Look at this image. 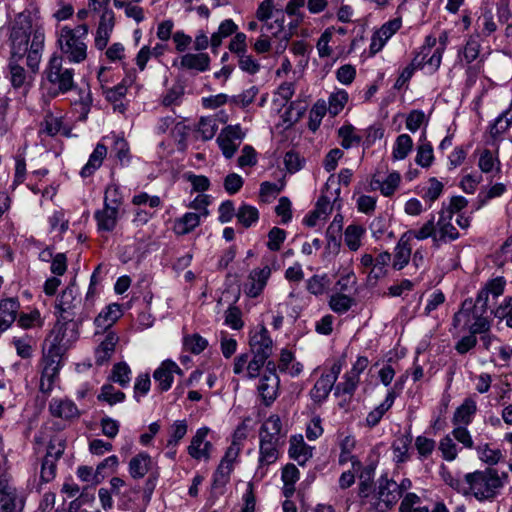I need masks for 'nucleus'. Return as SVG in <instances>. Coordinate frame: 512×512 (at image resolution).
<instances>
[{
	"instance_id": "51",
	"label": "nucleus",
	"mask_w": 512,
	"mask_h": 512,
	"mask_svg": "<svg viewBox=\"0 0 512 512\" xmlns=\"http://www.w3.org/2000/svg\"><path fill=\"white\" fill-rule=\"evenodd\" d=\"M236 217L241 225L248 228L258 221L259 212L256 207L244 204L239 207Z\"/></svg>"
},
{
	"instance_id": "44",
	"label": "nucleus",
	"mask_w": 512,
	"mask_h": 512,
	"mask_svg": "<svg viewBox=\"0 0 512 512\" xmlns=\"http://www.w3.org/2000/svg\"><path fill=\"white\" fill-rule=\"evenodd\" d=\"M349 95L344 89H337L332 92L328 98V113L331 116H337L348 103Z\"/></svg>"
},
{
	"instance_id": "50",
	"label": "nucleus",
	"mask_w": 512,
	"mask_h": 512,
	"mask_svg": "<svg viewBox=\"0 0 512 512\" xmlns=\"http://www.w3.org/2000/svg\"><path fill=\"white\" fill-rule=\"evenodd\" d=\"M341 146L349 149L361 142V137L355 133V127L351 124H345L338 130Z\"/></svg>"
},
{
	"instance_id": "7",
	"label": "nucleus",
	"mask_w": 512,
	"mask_h": 512,
	"mask_svg": "<svg viewBox=\"0 0 512 512\" xmlns=\"http://www.w3.org/2000/svg\"><path fill=\"white\" fill-rule=\"evenodd\" d=\"M466 481L469 484L471 493L479 500L494 497L502 486L499 476L490 470L467 474Z\"/></svg>"
},
{
	"instance_id": "10",
	"label": "nucleus",
	"mask_w": 512,
	"mask_h": 512,
	"mask_svg": "<svg viewBox=\"0 0 512 512\" xmlns=\"http://www.w3.org/2000/svg\"><path fill=\"white\" fill-rule=\"evenodd\" d=\"M343 364L344 361L342 359H337L323 371L310 391L311 399L314 402L322 403L326 400L341 373Z\"/></svg>"
},
{
	"instance_id": "33",
	"label": "nucleus",
	"mask_w": 512,
	"mask_h": 512,
	"mask_svg": "<svg viewBox=\"0 0 512 512\" xmlns=\"http://www.w3.org/2000/svg\"><path fill=\"white\" fill-rule=\"evenodd\" d=\"M478 167L485 174L493 176L501 173V162L497 152L484 149L479 153Z\"/></svg>"
},
{
	"instance_id": "49",
	"label": "nucleus",
	"mask_w": 512,
	"mask_h": 512,
	"mask_svg": "<svg viewBox=\"0 0 512 512\" xmlns=\"http://www.w3.org/2000/svg\"><path fill=\"white\" fill-rule=\"evenodd\" d=\"M354 304V299L343 293H334L330 296L329 307L338 314L346 313Z\"/></svg>"
},
{
	"instance_id": "1",
	"label": "nucleus",
	"mask_w": 512,
	"mask_h": 512,
	"mask_svg": "<svg viewBox=\"0 0 512 512\" xmlns=\"http://www.w3.org/2000/svg\"><path fill=\"white\" fill-rule=\"evenodd\" d=\"M45 34L39 22L29 13L23 12L16 16L10 33L9 80L15 89H27L30 77L21 62L32 72H36L44 50Z\"/></svg>"
},
{
	"instance_id": "41",
	"label": "nucleus",
	"mask_w": 512,
	"mask_h": 512,
	"mask_svg": "<svg viewBox=\"0 0 512 512\" xmlns=\"http://www.w3.org/2000/svg\"><path fill=\"white\" fill-rule=\"evenodd\" d=\"M506 286V281L503 277H496L485 285V287L479 292L477 302H483L486 304L488 296L499 297L503 294Z\"/></svg>"
},
{
	"instance_id": "5",
	"label": "nucleus",
	"mask_w": 512,
	"mask_h": 512,
	"mask_svg": "<svg viewBox=\"0 0 512 512\" xmlns=\"http://www.w3.org/2000/svg\"><path fill=\"white\" fill-rule=\"evenodd\" d=\"M449 40L448 33L443 31L438 38L427 36L421 51L415 56L414 64L426 66L428 73H434L440 67L442 55Z\"/></svg>"
},
{
	"instance_id": "35",
	"label": "nucleus",
	"mask_w": 512,
	"mask_h": 512,
	"mask_svg": "<svg viewBox=\"0 0 512 512\" xmlns=\"http://www.w3.org/2000/svg\"><path fill=\"white\" fill-rule=\"evenodd\" d=\"M152 459L146 452H141L131 458L129 462V473L132 478H143L152 467Z\"/></svg>"
},
{
	"instance_id": "37",
	"label": "nucleus",
	"mask_w": 512,
	"mask_h": 512,
	"mask_svg": "<svg viewBox=\"0 0 512 512\" xmlns=\"http://www.w3.org/2000/svg\"><path fill=\"white\" fill-rule=\"evenodd\" d=\"M118 342V337L115 333L109 332L106 334L105 339L95 350V359L98 365L107 362L115 351V346Z\"/></svg>"
},
{
	"instance_id": "20",
	"label": "nucleus",
	"mask_w": 512,
	"mask_h": 512,
	"mask_svg": "<svg viewBox=\"0 0 512 512\" xmlns=\"http://www.w3.org/2000/svg\"><path fill=\"white\" fill-rule=\"evenodd\" d=\"M286 431L280 417L276 414L266 418L259 429V440L285 442Z\"/></svg>"
},
{
	"instance_id": "21",
	"label": "nucleus",
	"mask_w": 512,
	"mask_h": 512,
	"mask_svg": "<svg viewBox=\"0 0 512 512\" xmlns=\"http://www.w3.org/2000/svg\"><path fill=\"white\" fill-rule=\"evenodd\" d=\"M175 374L182 375V370L175 362L165 360L161 363L153 373L160 391H168L171 388Z\"/></svg>"
},
{
	"instance_id": "26",
	"label": "nucleus",
	"mask_w": 512,
	"mask_h": 512,
	"mask_svg": "<svg viewBox=\"0 0 512 512\" xmlns=\"http://www.w3.org/2000/svg\"><path fill=\"white\" fill-rule=\"evenodd\" d=\"M50 413L54 417L62 419H73L80 415L75 403L69 399L53 398L49 404Z\"/></svg>"
},
{
	"instance_id": "32",
	"label": "nucleus",
	"mask_w": 512,
	"mask_h": 512,
	"mask_svg": "<svg viewBox=\"0 0 512 512\" xmlns=\"http://www.w3.org/2000/svg\"><path fill=\"white\" fill-rule=\"evenodd\" d=\"M118 217L119 208L109 205H104L102 209L95 212V219L100 231H112L117 225Z\"/></svg>"
},
{
	"instance_id": "59",
	"label": "nucleus",
	"mask_w": 512,
	"mask_h": 512,
	"mask_svg": "<svg viewBox=\"0 0 512 512\" xmlns=\"http://www.w3.org/2000/svg\"><path fill=\"white\" fill-rule=\"evenodd\" d=\"M455 427L451 431V437L456 440L458 443L462 444L466 449H473L474 442L472 436L467 429V426L463 425H454Z\"/></svg>"
},
{
	"instance_id": "43",
	"label": "nucleus",
	"mask_w": 512,
	"mask_h": 512,
	"mask_svg": "<svg viewBox=\"0 0 512 512\" xmlns=\"http://www.w3.org/2000/svg\"><path fill=\"white\" fill-rule=\"evenodd\" d=\"M413 148V140L408 134L399 135L393 145L392 159L395 161L404 160Z\"/></svg>"
},
{
	"instance_id": "53",
	"label": "nucleus",
	"mask_w": 512,
	"mask_h": 512,
	"mask_svg": "<svg viewBox=\"0 0 512 512\" xmlns=\"http://www.w3.org/2000/svg\"><path fill=\"white\" fill-rule=\"evenodd\" d=\"M438 449L442 458L449 462L454 461L457 458L459 452L454 439L449 434L444 436L439 441Z\"/></svg>"
},
{
	"instance_id": "54",
	"label": "nucleus",
	"mask_w": 512,
	"mask_h": 512,
	"mask_svg": "<svg viewBox=\"0 0 512 512\" xmlns=\"http://www.w3.org/2000/svg\"><path fill=\"white\" fill-rule=\"evenodd\" d=\"M391 262V255L388 252L380 253L374 260L373 267L369 273V278L378 280L386 275V268Z\"/></svg>"
},
{
	"instance_id": "60",
	"label": "nucleus",
	"mask_w": 512,
	"mask_h": 512,
	"mask_svg": "<svg viewBox=\"0 0 512 512\" xmlns=\"http://www.w3.org/2000/svg\"><path fill=\"white\" fill-rule=\"evenodd\" d=\"M434 160L433 148L429 143H422L417 148L415 162L423 167L428 168Z\"/></svg>"
},
{
	"instance_id": "24",
	"label": "nucleus",
	"mask_w": 512,
	"mask_h": 512,
	"mask_svg": "<svg viewBox=\"0 0 512 512\" xmlns=\"http://www.w3.org/2000/svg\"><path fill=\"white\" fill-rule=\"evenodd\" d=\"M285 442L259 440V468L262 469L275 463L279 456L282 446Z\"/></svg>"
},
{
	"instance_id": "13",
	"label": "nucleus",
	"mask_w": 512,
	"mask_h": 512,
	"mask_svg": "<svg viewBox=\"0 0 512 512\" xmlns=\"http://www.w3.org/2000/svg\"><path fill=\"white\" fill-rule=\"evenodd\" d=\"M245 135V131L238 124L228 125L221 130L216 141L225 158L230 159L234 156Z\"/></svg>"
},
{
	"instance_id": "55",
	"label": "nucleus",
	"mask_w": 512,
	"mask_h": 512,
	"mask_svg": "<svg viewBox=\"0 0 512 512\" xmlns=\"http://www.w3.org/2000/svg\"><path fill=\"white\" fill-rule=\"evenodd\" d=\"M12 343L16 349L17 355L23 359L30 358L33 354L35 341L32 337H14Z\"/></svg>"
},
{
	"instance_id": "23",
	"label": "nucleus",
	"mask_w": 512,
	"mask_h": 512,
	"mask_svg": "<svg viewBox=\"0 0 512 512\" xmlns=\"http://www.w3.org/2000/svg\"><path fill=\"white\" fill-rule=\"evenodd\" d=\"M415 238V230L405 232L399 239L394 254L393 267L397 270L403 269L409 262L411 257L410 240Z\"/></svg>"
},
{
	"instance_id": "9",
	"label": "nucleus",
	"mask_w": 512,
	"mask_h": 512,
	"mask_svg": "<svg viewBox=\"0 0 512 512\" xmlns=\"http://www.w3.org/2000/svg\"><path fill=\"white\" fill-rule=\"evenodd\" d=\"M48 81L59 91L65 93L72 89L74 84V70L64 66L63 57L53 55L46 68Z\"/></svg>"
},
{
	"instance_id": "45",
	"label": "nucleus",
	"mask_w": 512,
	"mask_h": 512,
	"mask_svg": "<svg viewBox=\"0 0 512 512\" xmlns=\"http://www.w3.org/2000/svg\"><path fill=\"white\" fill-rule=\"evenodd\" d=\"M476 451L478 458L488 465H496L503 458L502 451L488 443L478 445Z\"/></svg>"
},
{
	"instance_id": "42",
	"label": "nucleus",
	"mask_w": 512,
	"mask_h": 512,
	"mask_svg": "<svg viewBox=\"0 0 512 512\" xmlns=\"http://www.w3.org/2000/svg\"><path fill=\"white\" fill-rule=\"evenodd\" d=\"M365 232V228L361 225L351 224L347 226L344 232V240L351 251H357L361 247Z\"/></svg>"
},
{
	"instance_id": "52",
	"label": "nucleus",
	"mask_w": 512,
	"mask_h": 512,
	"mask_svg": "<svg viewBox=\"0 0 512 512\" xmlns=\"http://www.w3.org/2000/svg\"><path fill=\"white\" fill-rule=\"evenodd\" d=\"M99 401L107 402L110 406H113L117 403H121L125 399V394L115 389V387L111 384H105L101 387V391L97 396Z\"/></svg>"
},
{
	"instance_id": "16",
	"label": "nucleus",
	"mask_w": 512,
	"mask_h": 512,
	"mask_svg": "<svg viewBox=\"0 0 512 512\" xmlns=\"http://www.w3.org/2000/svg\"><path fill=\"white\" fill-rule=\"evenodd\" d=\"M270 365V363L268 364ZM280 380L274 368H267L261 374L259 384L257 386L258 393L265 405H270L275 401L279 392Z\"/></svg>"
},
{
	"instance_id": "63",
	"label": "nucleus",
	"mask_w": 512,
	"mask_h": 512,
	"mask_svg": "<svg viewBox=\"0 0 512 512\" xmlns=\"http://www.w3.org/2000/svg\"><path fill=\"white\" fill-rule=\"evenodd\" d=\"M18 324L24 329L41 327L43 325V319L38 310H33L30 313H22L19 316Z\"/></svg>"
},
{
	"instance_id": "28",
	"label": "nucleus",
	"mask_w": 512,
	"mask_h": 512,
	"mask_svg": "<svg viewBox=\"0 0 512 512\" xmlns=\"http://www.w3.org/2000/svg\"><path fill=\"white\" fill-rule=\"evenodd\" d=\"M20 304L15 298L0 301V332L7 330L16 320Z\"/></svg>"
},
{
	"instance_id": "17",
	"label": "nucleus",
	"mask_w": 512,
	"mask_h": 512,
	"mask_svg": "<svg viewBox=\"0 0 512 512\" xmlns=\"http://www.w3.org/2000/svg\"><path fill=\"white\" fill-rule=\"evenodd\" d=\"M209 432L210 429L208 427H201L192 437L187 451L193 459L198 461H208L210 459L213 445L207 440Z\"/></svg>"
},
{
	"instance_id": "64",
	"label": "nucleus",
	"mask_w": 512,
	"mask_h": 512,
	"mask_svg": "<svg viewBox=\"0 0 512 512\" xmlns=\"http://www.w3.org/2000/svg\"><path fill=\"white\" fill-rule=\"evenodd\" d=\"M496 318L505 320L506 325L512 328V296L506 297L503 302L495 309Z\"/></svg>"
},
{
	"instance_id": "47",
	"label": "nucleus",
	"mask_w": 512,
	"mask_h": 512,
	"mask_svg": "<svg viewBox=\"0 0 512 512\" xmlns=\"http://www.w3.org/2000/svg\"><path fill=\"white\" fill-rule=\"evenodd\" d=\"M399 512H430V509L422 505L421 498L417 494L409 492L404 495Z\"/></svg>"
},
{
	"instance_id": "22",
	"label": "nucleus",
	"mask_w": 512,
	"mask_h": 512,
	"mask_svg": "<svg viewBox=\"0 0 512 512\" xmlns=\"http://www.w3.org/2000/svg\"><path fill=\"white\" fill-rule=\"evenodd\" d=\"M114 13L106 10L101 14L100 21L95 33L94 45L98 50L106 48L112 31L114 29Z\"/></svg>"
},
{
	"instance_id": "34",
	"label": "nucleus",
	"mask_w": 512,
	"mask_h": 512,
	"mask_svg": "<svg viewBox=\"0 0 512 512\" xmlns=\"http://www.w3.org/2000/svg\"><path fill=\"white\" fill-rule=\"evenodd\" d=\"M107 155V148L105 145L98 143L90 154L88 162L84 165V167L80 171V175L83 178L90 177L95 173L97 169H99L103 163Z\"/></svg>"
},
{
	"instance_id": "3",
	"label": "nucleus",
	"mask_w": 512,
	"mask_h": 512,
	"mask_svg": "<svg viewBox=\"0 0 512 512\" xmlns=\"http://www.w3.org/2000/svg\"><path fill=\"white\" fill-rule=\"evenodd\" d=\"M89 33L87 24H80L75 28L62 26L57 33V43L63 60L70 63H83L88 56V47L85 42Z\"/></svg>"
},
{
	"instance_id": "58",
	"label": "nucleus",
	"mask_w": 512,
	"mask_h": 512,
	"mask_svg": "<svg viewBox=\"0 0 512 512\" xmlns=\"http://www.w3.org/2000/svg\"><path fill=\"white\" fill-rule=\"evenodd\" d=\"M111 380L122 387L128 386L131 380V370L126 363H117L114 365L111 374Z\"/></svg>"
},
{
	"instance_id": "2",
	"label": "nucleus",
	"mask_w": 512,
	"mask_h": 512,
	"mask_svg": "<svg viewBox=\"0 0 512 512\" xmlns=\"http://www.w3.org/2000/svg\"><path fill=\"white\" fill-rule=\"evenodd\" d=\"M372 477V469H365L361 472L359 497L364 505L376 512H387L400 498L398 483L387 476H382L378 479L376 486L372 488L370 483Z\"/></svg>"
},
{
	"instance_id": "57",
	"label": "nucleus",
	"mask_w": 512,
	"mask_h": 512,
	"mask_svg": "<svg viewBox=\"0 0 512 512\" xmlns=\"http://www.w3.org/2000/svg\"><path fill=\"white\" fill-rule=\"evenodd\" d=\"M359 379L360 377L355 375V373H351L348 371L344 375L343 381L336 385L335 393L352 395L358 386Z\"/></svg>"
},
{
	"instance_id": "8",
	"label": "nucleus",
	"mask_w": 512,
	"mask_h": 512,
	"mask_svg": "<svg viewBox=\"0 0 512 512\" xmlns=\"http://www.w3.org/2000/svg\"><path fill=\"white\" fill-rule=\"evenodd\" d=\"M274 10V1L273 0H263L256 11V17L259 21L266 22L263 28L267 31L274 30L271 32L273 37H281V41L275 46V54H282L286 47L287 43L290 39V34L284 31V19L276 18L273 23H268L267 21L272 17Z\"/></svg>"
},
{
	"instance_id": "30",
	"label": "nucleus",
	"mask_w": 512,
	"mask_h": 512,
	"mask_svg": "<svg viewBox=\"0 0 512 512\" xmlns=\"http://www.w3.org/2000/svg\"><path fill=\"white\" fill-rule=\"evenodd\" d=\"M289 443V456L300 465L312 457V448L304 442L302 435L291 436Z\"/></svg>"
},
{
	"instance_id": "27",
	"label": "nucleus",
	"mask_w": 512,
	"mask_h": 512,
	"mask_svg": "<svg viewBox=\"0 0 512 512\" xmlns=\"http://www.w3.org/2000/svg\"><path fill=\"white\" fill-rule=\"evenodd\" d=\"M395 398V391L389 390L385 399L367 414L365 418V425L369 428L377 426L384 415L392 408Z\"/></svg>"
},
{
	"instance_id": "40",
	"label": "nucleus",
	"mask_w": 512,
	"mask_h": 512,
	"mask_svg": "<svg viewBox=\"0 0 512 512\" xmlns=\"http://www.w3.org/2000/svg\"><path fill=\"white\" fill-rule=\"evenodd\" d=\"M121 316V306L113 303L107 306L95 319V325L98 328L106 329L110 327Z\"/></svg>"
},
{
	"instance_id": "4",
	"label": "nucleus",
	"mask_w": 512,
	"mask_h": 512,
	"mask_svg": "<svg viewBox=\"0 0 512 512\" xmlns=\"http://www.w3.org/2000/svg\"><path fill=\"white\" fill-rule=\"evenodd\" d=\"M452 219L451 212H439L437 221L432 215L419 229L415 230V239L422 241L431 238L436 247L457 240L460 235Z\"/></svg>"
},
{
	"instance_id": "6",
	"label": "nucleus",
	"mask_w": 512,
	"mask_h": 512,
	"mask_svg": "<svg viewBox=\"0 0 512 512\" xmlns=\"http://www.w3.org/2000/svg\"><path fill=\"white\" fill-rule=\"evenodd\" d=\"M77 338L78 332L72 321L57 322L46 338L43 349L64 356Z\"/></svg>"
},
{
	"instance_id": "36",
	"label": "nucleus",
	"mask_w": 512,
	"mask_h": 512,
	"mask_svg": "<svg viewBox=\"0 0 512 512\" xmlns=\"http://www.w3.org/2000/svg\"><path fill=\"white\" fill-rule=\"evenodd\" d=\"M477 410L476 402L467 398L454 412L452 423L454 425L467 426L471 423Z\"/></svg>"
},
{
	"instance_id": "14",
	"label": "nucleus",
	"mask_w": 512,
	"mask_h": 512,
	"mask_svg": "<svg viewBox=\"0 0 512 512\" xmlns=\"http://www.w3.org/2000/svg\"><path fill=\"white\" fill-rule=\"evenodd\" d=\"M294 93L295 84L293 82H283L278 86L273 96L272 105L278 112H280L281 109L285 106L289 105L282 116L285 122L297 121L301 116L300 112H297L296 115H293L294 102H291L290 100Z\"/></svg>"
},
{
	"instance_id": "12",
	"label": "nucleus",
	"mask_w": 512,
	"mask_h": 512,
	"mask_svg": "<svg viewBox=\"0 0 512 512\" xmlns=\"http://www.w3.org/2000/svg\"><path fill=\"white\" fill-rule=\"evenodd\" d=\"M240 455V447L235 443L231 444L223 458L221 459L216 471L213 475V490H221L230 480V475L234 469V465L237 462Z\"/></svg>"
},
{
	"instance_id": "11",
	"label": "nucleus",
	"mask_w": 512,
	"mask_h": 512,
	"mask_svg": "<svg viewBox=\"0 0 512 512\" xmlns=\"http://www.w3.org/2000/svg\"><path fill=\"white\" fill-rule=\"evenodd\" d=\"M63 356L56 353H50L43 349L42 356V370L39 389L42 393L49 394L58 377L59 371L62 367Z\"/></svg>"
},
{
	"instance_id": "15",
	"label": "nucleus",
	"mask_w": 512,
	"mask_h": 512,
	"mask_svg": "<svg viewBox=\"0 0 512 512\" xmlns=\"http://www.w3.org/2000/svg\"><path fill=\"white\" fill-rule=\"evenodd\" d=\"M249 345L252 354L268 359L273 352V341L264 325H258L249 333Z\"/></svg>"
},
{
	"instance_id": "18",
	"label": "nucleus",
	"mask_w": 512,
	"mask_h": 512,
	"mask_svg": "<svg viewBox=\"0 0 512 512\" xmlns=\"http://www.w3.org/2000/svg\"><path fill=\"white\" fill-rule=\"evenodd\" d=\"M271 273L272 269L269 265L252 269L244 284V292L246 295L252 298L258 297L267 285Z\"/></svg>"
},
{
	"instance_id": "62",
	"label": "nucleus",
	"mask_w": 512,
	"mask_h": 512,
	"mask_svg": "<svg viewBox=\"0 0 512 512\" xmlns=\"http://www.w3.org/2000/svg\"><path fill=\"white\" fill-rule=\"evenodd\" d=\"M435 446V441L425 436H418L415 439V448L421 460L428 458L433 453Z\"/></svg>"
},
{
	"instance_id": "48",
	"label": "nucleus",
	"mask_w": 512,
	"mask_h": 512,
	"mask_svg": "<svg viewBox=\"0 0 512 512\" xmlns=\"http://www.w3.org/2000/svg\"><path fill=\"white\" fill-rule=\"evenodd\" d=\"M506 192V185L503 183H495L490 187L481 189L477 196V209L483 207L491 199L502 196Z\"/></svg>"
},
{
	"instance_id": "61",
	"label": "nucleus",
	"mask_w": 512,
	"mask_h": 512,
	"mask_svg": "<svg viewBox=\"0 0 512 512\" xmlns=\"http://www.w3.org/2000/svg\"><path fill=\"white\" fill-rule=\"evenodd\" d=\"M184 347L187 351H190L194 354H199L203 352L207 345L208 341L200 336L199 334H192L189 336H186L184 338Z\"/></svg>"
},
{
	"instance_id": "39",
	"label": "nucleus",
	"mask_w": 512,
	"mask_h": 512,
	"mask_svg": "<svg viewBox=\"0 0 512 512\" xmlns=\"http://www.w3.org/2000/svg\"><path fill=\"white\" fill-rule=\"evenodd\" d=\"M512 126V103L511 107L503 111L489 126V132L492 138L500 137Z\"/></svg>"
},
{
	"instance_id": "29",
	"label": "nucleus",
	"mask_w": 512,
	"mask_h": 512,
	"mask_svg": "<svg viewBox=\"0 0 512 512\" xmlns=\"http://www.w3.org/2000/svg\"><path fill=\"white\" fill-rule=\"evenodd\" d=\"M208 215L207 210L202 212H188L182 217L178 218L174 223V231L178 235H185L193 231L199 224L202 218Z\"/></svg>"
},
{
	"instance_id": "46",
	"label": "nucleus",
	"mask_w": 512,
	"mask_h": 512,
	"mask_svg": "<svg viewBox=\"0 0 512 512\" xmlns=\"http://www.w3.org/2000/svg\"><path fill=\"white\" fill-rule=\"evenodd\" d=\"M278 368L291 376H297L303 370V366L299 362H294V356L288 350L281 351Z\"/></svg>"
},
{
	"instance_id": "56",
	"label": "nucleus",
	"mask_w": 512,
	"mask_h": 512,
	"mask_svg": "<svg viewBox=\"0 0 512 512\" xmlns=\"http://www.w3.org/2000/svg\"><path fill=\"white\" fill-rule=\"evenodd\" d=\"M218 130L217 121L214 117H202L199 120L197 132L203 140L212 139Z\"/></svg>"
},
{
	"instance_id": "38",
	"label": "nucleus",
	"mask_w": 512,
	"mask_h": 512,
	"mask_svg": "<svg viewBox=\"0 0 512 512\" xmlns=\"http://www.w3.org/2000/svg\"><path fill=\"white\" fill-rule=\"evenodd\" d=\"M180 65L186 69L204 72L209 69L210 57L206 53H187L181 57Z\"/></svg>"
},
{
	"instance_id": "25",
	"label": "nucleus",
	"mask_w": 512,
	"mask_h": 512,
	"mask_svg": "<svg viewBox=\"0 0 512 512\" xmlns=\"http://www.w3.org/2000/svg\"><path fill=\"white\" fill-rule=\"evenodd\" d=\"M400 182V173L393 171L383 180L374 176L370 182V189L373 191L379 190L384 197H391L398 189Z\"/></svg>"
},
{
	"instance_id": "31",
	"label": "nucleus",
	"mask_w": 512,
	"mask_h": 512,
	"mask_svg": "<svg viewBox=\"0 0 512 512\" xmlns=\"http://www.w3.org/2000/svg\"><path fill=\"white\" fill-rule=\"evenodd\" d=\"M81 302V299L79 297L78 289L75 285L68 286L64 291H62L58 303L57 308L62 314V317L65 319L66 317L63 316L65 313H72L74 309H76Z\"/></svg>"
},
{
	"instance_id": "19",
	"label": "nucleus",
	"mask_w": 512,
	"mask_h": 512,
	"mask_svg": "<svg viewBox=\"0 0 512 512\" xmlns=\"http://www.w3.org/2000/svg\"><path fill=\"white\" fill-rule=\"evenodd\" d=\"M24 506L17 489L7 481L0 479V512H21Z\"/></svg>"
}]
</instances>
